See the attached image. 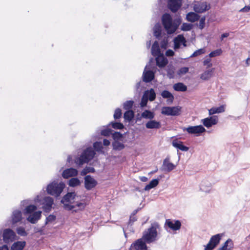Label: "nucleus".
<instances>
[{"label": "nucleus", "instance_id": "nucleus-38", "mask_svg": "<svg viewBox=\"0 0 250 250\" xmlns=\"http://www.w3.org/2000/svg\"><path fill=\"white\" fill-rule=\"evenodd\" d=\"M159 184V179H154L151 180L150 183L146 186L144 188V189L146 191L149 190L150 189L155 188Z\"/></svg>", "mask_w": 250, "mask_h": 250}, {"label": "nucleus", "instance_id": "nucleus-31", "mask_svg": "<svg viewBox=\"0 0 250 250\" xmlns=\"http://www.w3.org/2000/svg\"><path fill=\"white\" fill-rule=\"evenodd\" d=\"M225 111V106L222 105L218 107H212L208 110V114L210 116L216 113H221Z\"/></svg>", "mask_w": 250, "mask_h": 250}, {"label": "nucleus", "instance_id": "nucleus-22", "mask_svg": "<svg viewBox=\"0 0 250 250\" xmlns=\"http://www.w3.org/2000/svg\"><path fill=\"white\" fill-rule=\"evenodd\" d=\"M76 196V194L75 192H68L62 197L61 202L62 204H64L65 202L72 203V201L75 199Z\"/></svg>", "mask_w": 250, "mask_h": 250}, {"label": "nucleus", "instance_id": "nucleus-3", "mask_svg": "<svg viewBox=\"0 0 250 250\" xmlns=\"http://www.w3.org/2000/svg\"><path fill=\"white\" fill-rule=\"evenodd\" d=\"M96 153L91 147H88L85 149L79 157L75 159V163L81 166L85 163H88L93 159Z\"/></svg>", "mask_w": 250, "mask_h": 250}, {"label": "nucleus", "instance_id": "nucleus-1", "mask_svg": "<svg viewBox=\"0 0 250 250\" xmlns=\"http://www.w3.org/2000/svg\"><path fill=\"white\" fill-rule=\"evenodd\" d=\"M182 22L180 18L172 19L169 14L165 13L162 17V23L168 34L174 33Z\"/></svg>", "mask_w": 250, "mask_h": 250}, {"label": "nucleus", "instance_id": "nucleus-35", "mask_svg": "<svg viewBox=\"0 0 250 250\" xmlns=\"http://www.w3.org/2000/svg\"><path fill=\"white\" fill-rule=\"evenodd\" d=\"M211 189V184L206 181H203L200 186V190L205 192H209Z\"/></svg>", "mask_w": 250, "mask_h": 250}, {"label": "nucleus", "instance_id": "nucleus-5", "mask_svg": "<svg viewBox=\"0 0 250 250\" xmlns=\"http://www.w3.org/2000/svg\"><path fill=\"white\" fill-rule=\"evenodd\" d=\"M224 235V234L218 233L212 236L208 244L205 246L204 250H213L220 243V242Z\"/></svg>", "mask_w": 250, "mask_h": 250}, {"label": "nucleus", "instance_id": "nucleus-42", "mask_svg": "<svg viewBox=\"0 0 250 250\" xmlns=\"http://www.w3.org/2000/svg\"><path fill=\"white\" fill-rule=\"evenodd\" d=\"M95 168L93 167H86L81 171V175L82 176L86 175L88 173H94L95 172Z\"/></svg>", "mask_w": 250, "mask_h": 250}, {"label": "nucleus", "instance_id": "nucleus-23", "mask_svg": "<svg viewBox=\"0 0 250 250\" xmlns=\"http://www.w3.org/2000/svg\"><path fill=\"white\" fill-rule=\"evenodd\" d=\"M172 145L174 147L182 150L183 151H187L189 149V147L184 145L183 143L177 139H175L172 142Z\"/></svg>", "mask_w": 250, "mask_h": 250}, {"label": "nucleus", "instance_id": "nucleus-64", "mask_svg": "<svg viewBox=\"0 0 250 250\" xmlns=\"http://www.w3.org/2000/svg\"><path fill=\"white\" fill-rule=\"evenodd\" d=\"M174 55V52L171 49H168L166 52V55L167 57H172Z\"/></svg>", "mask_w": 250, "mask_h": 250}, {"label": "nucleus", "instance_id": "nucleus-10", "mask_svg": "<svg viewBox=\"0 0 250 250\" xmlns=\"http://www.w3.org/2000/svg\"><path fill=\"white\" fill-rule=\"evenodd\" d=\"M146 243L143 238L137 239L131 245L129 250H147Z\"/></svg>", "mask_w": 250, "mask_h": 250}, {"label": "nucleus", "instance_id": "nucleus-61", "mask_svg": "<svg viewBox=\"0 0 250 250\" xmlns=\"http://www.w3.org/2000/svg\"><path fill=\"white\" fill-rule=\"evenodd\" d=\"M112 134V130L110 128H106L101 131V134L104 136H109Z\"/></svg>", "mask_w": 250, "mask_h": 250}, {"label": "nucleus", "instance_id": "nucleus-20", "mask_svg": "<svg viewBox=\"0 0 250 250\" xmlns=\"http://www.w3.org/2000/svg\"><path fill=\"white\" fill-rule=\"evenodd\" d=\"M42 216V211H37L29 215L27 220L32 224H35L40 219Z\"/></svg>", "mask_w": 250, "mask_h": 250}, {"label": "nucleus", "instance_id": "nucleus-55", "mask_svg": "<svg viewBox=\"0 0 250 250\" xmlns=\"http://www.w3.org/2000/svg\"><path fill=\"white\" fill-rule=\"evenodd\" d=\"M112 134V138L114 141H118L123 137V134L120 132H115Z\"/></svg>", "mask_w": 250, "mask_h": 250}, {"label": "nucleus", "instance_id": "nucleus-47", "mask_svg": "<svg viewBox=\"0 0 250 250\" xmlns=\"http://www.w3.org/2000/svg\"><path fill=\"white\" fill-rule=\"evenodd\" d=\"M174 68L172 65H168L167 66V76L169 78H173L174 74Z\"/></svg>", "mask_w": 250, "mask_h": 250}, {"label": "nucleus", "instance_id": "nucleus-51", "mask_svg": "<svg viewBox=\"0 0 250 250\" xmlns=\"http://www.w3.org/2000/svg\"><path fill=\"white\" fill-rule=\"evenodd\" d=\"M222 53V50L221 49H218L215 50H214L211 52L209 54V57L210 58H212L216 56H220Z\"/></svg>", "mask_w": 250, "mask_h": 250}, {"label": "nucleus", "instance_id": "nucleus-58", "mask_svg": "<svg viewBox=\"0 0 250 250\" xmlns=\"http://www.w3.org/2000/svg\"><path fill=\"white\" fill-rule=\"evenodd\" d=\"M205 21H206V17H202L199 21V22L198 24V26L200 29H203L205 26Z\"/></svg>", "mask_w": 250, "mask_h": 250}, {"label": "nucleus", "instance_id": "nucleus-48", "mask_svg": "<svg viewBox=\"0 0 250 250\" xmlns=\"http://www.w3.org/2000/svg\"><path fill=\"white\" fill-rule=\"evenodd\" d=\"M233 247V243L232 241L230 239H228L223 244L222 247L228 249V247H229L228 249L229 250L232 249Z\"/></svg>", "mask_w": 250, "mask_h": 250}, {"label": "nucleus", "instance_id": "nucleus-8", "mask_svg": "<svg viewBox=\"0 0 250 250\" xmlns=\"http://www.w3.org/2000/svg\"><path fill=\"white\" fill-rule=\"evenodd\" d=\"M16 234L11 229H5L3 231V241L5 243L13 242L15 240Z\"/></svg>", "mask_w": 250, "mask_h": 250}, {"label": "nucleus", "instance_id": "nucleus-53", "mask_svg": "<svg viewBox=\"0 0 250 250\" xmlns=\"http://www.w3.org/2000/svg\"><path fill=\"white\" fill-rule=\"evenodd\" d=\"M56 216L53 214H50L46 218L45 225L52 223L56 220Z\"/></svg>", "mask_w": 250, "mask_h": 250}, {"label": "nucleus", "instance_id": "nucleus-54", "mask_svg": "<svg viewBox=\"0 0 250 250\" xmlns=\"http://www.w3.org/2000/svg\"><path fill=\"white\" fill-rule=\"evenodd\" d=\"M63 205V208L64 209H65V210H68V211H70V210H72L73 211V210L74 209H75V206L72 205H70L69 204V203H64V204H62Z\"/></svg>", "mask_w": 250, "mask_h": 250}, {"label": "nucleus", "instance_id": "nucleus-11", "mask_svg": "<svg viewBox=\"0 0 250 250\" xmlns=\"http://www.w3.org/2000/svg\"><path fill=\"white\" fill-rule=\"evenodd\" d=\"M97 184V181L91 175H87L84 177V188L86 190H91L94 188Z\"/></svg>", "mask_w": 250, "mask_h": 250}, {"label": "nucleus", "instance_id": "nucleus-14", "mask_svg": "<svg viewBox=\"0 0 250 250\" xmlns=\"http://www.w3.org/2000/svg\"><path fill=\"white\" fill-rule=\"evenodd\" d=\"M182 0H168L167 6L168 8L172 12H177L181 7Z\"/></svg>", "mask_w": 250, "mask_h": 250}, {"label": "nucleus", "instance_id": "nucleus-37", "mask_svg": "<svg viewBox=\"0 0 250 250\" xmlns=\"http://www.w3.org/2000/svg\"><path fill=\"white\" fill-rule=\"evenodd\" d=\"M113 149L116 151H120L125 147V145L119 141H114L112 143Z\"/></svg>", "mask_w": 250, "mask_h": 250}, {"label": "nucleus", "instance_id": "nucleus-44", "mask_svg": "<svg viewBox=\"0 0 250 250\" xmlns=\"http://www.w3.org/2000/svg\"><path fill=\"white\" fill-rule=\"evenodd\" d=\"M37 209V207L35 205H29L26 207L24 213L26 214H31Z\"/></svg>", "mask_w": 250, "mask_h": 250}, {"label": "nucleus", "instance_id": "nucleus-40", "mask_svg": "<svg viewBox=\"0 0 250 250\" xmlns=\"http://www.w3.org/2000/svg\"><path fill=\"white\" fill-rule=\"evenodd\" d=\"M74 206H75V208L73 210V212H77L79 210L84 209L86 207V204L84 202H76Z\"/></svg>", "mask_w": 250, "mask_h": 250}, {"label": "nucleus", "instance_id": "nucleus-4", "mask_svg": "<svg viewBox=\"0 0 250 250\" xmlns=\"http://www.w3.org/2000/svg\"><path fill=\"white\" fill-rule=\"evenodd\" d=\"M64 188L65 184L63 183H58L56 181H53L47 186L46 191L49 194L55 197H58L60 195Z\"/></svg>", "mask_w": 250, "mask_h": 250}, {"label": "nucleus", "instance_id": "nucleus-43", "mask_svg": "<svg viewBox=\"0 0 250 250\" xmlns=\"http://www.w3.org/2000/svg\"><path fill=\"white\" fill-rule=\"evenodd\" d=\"M109 125L115 129H122L124 128V125L120 122H111Z\"/></svg>", "mask_w": 250, "mask_h": 250}, {"label": "nucleus", "instance_id": "nucleus-33", "mask_svg": "<svg viewBox=\"0 0 250 250\" xmlns=\"http://www.w3.org/2000/svg\"><path fill=\"white\" fill-rule=\"evenodd\" d=\"M214 71V68L205 71L201 75L200 78L205 81L209 80L212 77Z\"/></svg>", "mask_w": 250, "mask_h": 250}, {"label": "nucleus", "instance_id": "nucleus-50", "mask_svg": "<svg viewBox=\"0 0 250 250\" xmlns=\"http://www.w3.org/2000/svg\"><path fill=\"white\" fill-rule=\"evenodd\" d=\"M93 147L94 149L98 152L101 151L103 148L102 144L100 142H95L93 144Z\"/></svg>", "mask_w": 250, "mask_h": 250}, {"label": "nucleus", "instance_id": "nucleus-21", "mask_svg": "<svg viewBox=\"0 0 250 250\" xmlns=\"http://www.w3.org/2000/svg\"><path fill=\"white\" fill-rule=\"evenodd\" d=\"M78 174V171L74 168H69L63 170L62 173L63 178L67 179L70 177L76 176Z\"/></svg>", "mask_w": 250, "mask_h": 250}, {"label": "nucleus", "instance_id": "nucleus-63", "mask_svg": "<svg viewBox=\"0 0 250 250\" xmlns=\"http://www.w3.org/2000/svg\"><path fill=\"white\" fill-rule=\"evenodd\" d=\"M137 220V218L135 216L130 215L129 220L128 221V225L132 226L133 223Z\"/></svg>", "mask_w": 250, "mask_h": 250}, {"label": "nucleus", "instance_id": "nucleus-46", "mask_svg": "<svg viewBox=\"0 0 250 250\" xmlns=\"http://www.w3.org/2000/svg\"><path fill=\"white\" fill-rule=\"evenodd\" d=\"M134 104V101L132 100L127 101L123 104L124 109L128 110L132 108Z\"/></svg>", "mask_w": 250, "mask_h": 250}, {"label": "nucleus", "instance_id": "nucleus-52", "mask_svg": "<svg viewBox=\"0 0 250 250\" xmlns=\"http://www.w3.org/2000/svg\"><path fill=\"white\" fill-rule=\"evenodd\" d=\"M205 53V50L204 48H201L196 50L190 56L191 58L195 57L200 55L203 54Z\"/></svg>", "mask_w": 250, "mask_h": 250}, {"label": "nucleus", "instance_id": "nucleus-39", "mask_svg": "<svg viewBox=\"0 0 250 250\" xmlns=\"http://www.w3.org/2000/svg\"><path fill=\"white\" fill-rule=\"evenodd\" d=\"M134 116V113L131 110L126 111L124 114V118L125 120L130 122Z\"/></svg>", "mask_w": 250, "mask_h": 250}, {"label": "nucleus", "instance_id": "nucleus-32", "mask_svg": "<svg viewBox=\"0 0 250 250\" xmlns=\"http://www.w3.org/2000/svg\"><path fill=\"white\" fill-rule=\"evenodd\" d=\"M161 95L163 98L167 99V101L170 103H172L174 99V97L171 93L167 90L163 91Z\"/></svg>", "mask_w": 250, "mask_h": 250}, {"label": "nucleus", "instance_id": "nucleus-28", "mask_svg": "<svg viewBox=\"0 0 250 250\" xmlns=\"http://www.w3.org/2000/svg\"><path fill=\"white\" fill-rule=\"evenodd\" d=\"M154 36L158 40L162 37V27L159 23H156L153 27Z\"/></svg>", "mask_w": 250, "mask_h": 250}, {"label": "nucleus", "instance_id": "nucleus-25", "mask_svg": "<svg viewBox=\"0 0 250 250\" xmlns=\"http://www.w3.org/2000/svg\"><path fill=\"white\" fill-rule=\"evenodd\" d=\"M146 126L147 129H159L161 127V124L160 122L152 119L146 123Z\"/></svg>", "mask_w": 250, "mask_h": 250}, {"label": "nucleus", "instance_id": "nucleus-29", "mask_svg": "<svg viewBox=\"0 0 250 250\" xmlns=\"http://www.w3.org/2000/svg\"><path fill=\"white\" fill-rule=\"evenodd\" d=\"M25 241H17L14 243L11 246V250H22L25 247Z\"/></svg>", "mask_w": 250, "mask_h": 250}, {"label": "nucleus", "instance_id": "nucleus-59", "mask_svg": "<svg viewBox=\"0 0 250 250\" xmlns=\"http://www.w3.org/2000/svg\"><path fill=\"white\" fill-rule=\"evenodd\" d=\"M189 68L188 67H183L181 68L178 71L177 74L179 75H183L188 72Z\"/></svg>", "mask_w": 250, "mask_h": 250}, {"label": "nucleus", "instance_id": "nucleus-45", "mask_svg": "<svg viewBox=\"0 0 250 250\" xmlns=\"http://www.w3.org/2000/svg\"><path fill=\"white\" fill-rule=\"evenodd\" d=\"M193 25L191 23L184 22L182 24L181 29L184 31H188L192 29Z\"/></svg>", "mask_w": 250, "mask_h": 250}, {"label": "nucleus", "instance_id": "nucleus-7", "mask_svg": "<svg viewBox=\"0 0 250 250\" xmlns=\"http://www.w3.org/2000/svg\"><path fill=\"white\" fill-rule=\"evenodd\" d=\"M181 107L177 106H166L162 109V114L167 116H178L180 114Z\"/></svg>", "mask_w": 250, "mask_h": 250}, {"label": "nucleus", "instance_id": "nucleus-62", "mask_svg": "<svg viewBox=\"0 0 250 250\" xmlns=\"http://www.w3.org/2000/svg\"><path fill=\"white\" fill-rule=\"evenodd\" d=\"M204 65H206L207 68L210 67L212 66V64L211 62V59L210 58L205 60L203 62Z\"/></svg>", "mask_w": 250, "mask_h": 250}, {"label": "nucleus", "instance_id": "nucleus-16", "mask_svg": "<svg viewBox=\"0 0 250 250\" xmlns=\"http://www.w3.org/2000/svg\"><path fill=\"white\" fill-rule=\"evenodd\" d=\"M146 67L144 71L143 74V81L145 83H149L151 82L155 77L154 72L152 70H146Z\"/></svg>", "mask_w": 250, "mask_h": 250}, {"label": "nucleus", "instance_id": "nucleus-49", "mask_svg": "<svg viewBox=\"0 0 250 250\" xmlns=\"http://www.w3.org/2000/svg\"><path fill=\"white\" fill-rule=\"evenodd\" d=\"M17 233L21 236H26L27 233L26 232L25 229L23 227H20L17 228Z\"/></svg>", "mask_w": 250, "mask_h": 250}, {"label": "nucleus", "instance_id": "nucleus-34", "mask_svg": "<svg viewBox=\"0 0 250 250\" xmlns=\"http://www.w3.org/2000/svg\"><path fill=\"white\" fill-rule=\"evenodd\" d=\"M173 88L176 91L185 92L187 86L182 83H177L173 85Z\"/></svg>", "mask_w": 250, "mask_h": 250}, {"label": "nucleus", "instance_id": "nucleus-60", "mask_svg": "<svg viewBox=\"0 0 250 250\" xmlns=\"http://www.w3.org/2000/svg\"><path fill=\"white\" fill-rule=\"evenodd\" d=\"M168 44L167 37H165L163 40L161 42L160 44L162 48L166 49Z\"/></svg>", "mask_w": 250, "mask_h": 250}, {"label": "nucleus", "instance_id": "nucleus-19", "mask_svg": "<svg viewBox=\"0 0 250 250\" xmlns=\"http://www.w3.org/2000/svg\"><path fill=\"white\" fill-rule=\"evenodd\" d=\"M168 62L167 58L163 54L156 57V65L159 68H162L165 67L167 64Z\"/></svg>", "mask_w": 250, "mask_h": 250}, {"label": "nucleus", "instance_id": "nucleus-12", "mask_svg": "<svg viewBox=\"0 0 250 250\" xmlns=\"http://www.w3.org/2000/svg\"><path fill=\"white\" fill-rule=\"evenodd\" d=\"M201 122L205 127L209 128L218 123V118L217 116L213 115L202 119Z\"/></svg>", "mask_w": 250, "mask_h": 250}, {"label": "nucleus", "instance_id": "nucleus-2", "mask_svg": "<svg viewBox=\"0 0 250 250\" xmlns=\"http://www.w3.org/2000/svg\"><path fill=\"white\" fill-rule=\"evenodd\" d=\"M159 228V225L158 223H152L151 226L143 233L142 238L148 244L156 241L158 235L157 229Z\"/></svg>", "mask_w": 250, "mask_h": 250}, {"label": "nucleus", "instance_id": "nucleus-24", "mask_svg": "<svg viewBox=\"0 0 250 250\" xmlns=\"http://www.w3.org/2000/svg\"><path fill=\"white\" fill-rule=\"evenodd\" d=\"M174 42V49L177 50L179 49L182 44V42H185V38L183 35H178L173 40Z\"/></svg>", "mask_w": 250, "mask_h": 250}, {"label": "nucleus", "instance_id": "nucleus-26", "mask_svg": "<svg viewBox=\"0 0 250 250\" xmlns=\"http://www.w3.org/2000/svg\"><path fill=\"white\" fill-rule=\"evenodd\" d=\"M200 16L195 12H190L188 13L186 16V19L188 21L194 22L199 20Z\"/></svg>", "mask_w": 250, "mask_h": 250}, {"label": "nucleus", "instance_id": "nucleus-17", "mask_svg": "<svg viewBox=\"0 0 250 250\" xmlns=\"http://www.w3.org/2000/svg\"><path fill=\"white\" fill-rule=\"evenodd\" d=\"M54 203V200L52 197H45L43 199V202L42 203L43 206L42 208L43 210L45 212H49L50 211L52 205Z\"/></svg>", "mask_w": 250, "mask_h": 250}, {"label": "nucleus", "instance_id": "nucleus-30", "mask_svg": "<svg viewBox=\"0 0 250 250\" xmlns=\"http://www.w3.org/2000/svg\"><path fill=\"white\" fill-rule=\"evenodd\" d=\"M144 94L146 96V97L150 101H153L156 98V93L153 88H150L149 90H146Z\"/></svg>", "mask_w": 250, "mask_h": 250}, {"label": "nucleus", "instance_id": "nucleus-36", "mask_svg": "<svg viewBox=\"0 0 250 250\" xmlns=\"http://www.w3.org/2000/svg\"><path fill=\"white\" fill-rule=\"evenodd\" d=\"M155 117V114L153 112L149 110H145L141 114V117L146 119L152 120Z\"/></svg>", "mask_w": 250, "mask_h": 250}, {"label": "nucleus", "instance_id": "nucleus-6", "mask_svg": "<svg viewBox=\"0 0 250 250\" xmlns=\"http://www.w3.org/2000/svg\"><path fill=\"white\" fill-rule=\"evenodd\" d=\"M183 131H187V132L190 134H194L196 136H199L201 134L206 131L205 128L202 125L195 126H189L188 127H184Z\"/></svg>", "mask_w": 250, "mask_h": 250}, {"label": "nucleus", "instance_id": "nucleus-13", "mask_svg": "<svg viewBox=\"0 0 250 250\" xmlns=\"http://www.w3.org/2000/svg\"><path fill=\"white\" fill-rule=\"evenodd\" d=\"M169 161V157H167L164 160L161 168L162 171L169 172L176 167V166L170 162Z\"/></svg>", "mask_w": 250, "mask_h": 250}, {"label": "nucleus", "instance_id": "nucleus-9", "mask_svg": "<svg viewBox=\"0 0 250 250\" xmlns=\"http://www.w3.org/2000/svg\"><path fill=\"white\" fill-rule=\"evenodd\" d=\"M210 8L209 4L206 1H196L193 5V9L197 13H202Z\"/></svg>", "mask_w": 250, "mask_h": 250}, {"label": "nucleus", "instance_id": "nucleus-18", "mask_svg": "<svg viewBox=\"0 0 250 250\" xmlns=\"http://www.w3.org/2000/svg\"><path fill=\"white\" fill-rule=\"evenodd\" d=\"M22 213L21 210L16 209L12 212L11 215V223L14 225L22 220Z\"/></svg>", "mask_w": 250, "mask_h": 250}, {"label": "nucleus", "instance_id": "nucleus-56", "mask_svg": "<svg viewBox=\"0 0 250 250\" xmlns=\"http://www.w3.org/2000/svg\"><path fill=\"white\" fill-rule=\"evenodd\" d=\"M148 100V99L146 97V96L143 94L140 104L141 107H144L146 106L147 104Z\"/></svg>", "mask_w": 250, "mask_h": 250}, {"label": "nucleus", "instance_id": "nucleus-27", "mask_svg": "<svg viewBox=\"0 0 250 250\" xmlns=\"http://www.w3.org/2000/svg\"><path fill=\"white\" fill-rule=\"evenodd\" d=\"M151 53L154 57H156L162 54L159 47V43L157 41H155L152 46Z\"/></svg>", "mask_w": 250, "mask_h": 250}, {"label": "nucleus", "instance_id": "nucleus-57", "mask_svg": "<svg viewBox=\"0 0 250 250\" xmlns=\"http://www.w3.org/2000/svg\"><path fill=\"white\" fill-rule=\"evenodd\" d=\"M122 116V110L120 108H117L115 110L114 118L116 120L120 119Z\"/></svg>", "mask_w": 250, "mask_h": 250}, {"label": "nucleus", "instance_id": "nucleus-41", "mask_svg": "<svg viewBox=\"0 0 250 250\" xmlns=\"http://www.w3.org/2000/svg\"><path fill=\"white\" fill-rule=\"evenodd\" d=\"M69 186L71 187H75L81 184L80 180L78 178H72L69 181Z\"/></svg>", "mask_w": 250, "mask_h": 250}, {"label": "nucleus", "instance_id": "nucleus-15", "mask_svg": "<svg viewBox=\"0 0 250 250\" xmlns=\"http://www.w3.org/2000/svg\"><path fill=\"white\" fill-rule=\"evenodd\" d=\"M165 225L173 230H178L181 228V223L179 220L168 219L166 220Z\"/></svg>", "mask_w": 250, "mask_h": 250}]
</instances>
